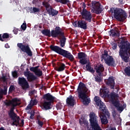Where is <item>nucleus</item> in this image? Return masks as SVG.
Returning a JSON list of instances; mask_svg holds the SVG:
<instances>
[{
	"mask_svg": "<svg viewBox=\"0 0 130 130\" xmlns=\"http://www.w3.org/2000/svg\"><path fill=\"white\" fill-rule=\"evenodd\" d=\"M66 68V66L65 63L61 62H58L57 63V67H55V70L58 72H63L65 70Z\"/></svg>",
	"mask_w": 130,
	"mask_h": 130,
	"instance_id": "nucleus-22",
	"label": "nucleus"
},
{
	"mask_svg": "<svg viewBox=\"0 0 130 130\" xmlns=\"http://www.w3.org/2000/svg\"><path fill=\"white\" fill-rule=\"evenodd\" d=\"M86 7V6L85 5V4L83 3V5H82V8H83V10H82V11L81 12H83V11H88L85 8Z\"/></svg>",
	"mask_w": 130,
	"mask_h": 130,
	"instance_id": "nucleus-45",
	"label": "nucleus"
},
{
	"mask_svg": "<svg viewBox=\"0 0 130 130\" xmlns=\"http://www.w3.org/2000/svg\"><path fill=\"white\" fill-rule=\"evenodd\" d=\"M88 6L92 8V9H91L92 13L100 14L103 11L101 4L98 2V1H91V4H89Z\"/></svg>",
	"mask_w": 130,
	"mask_h": 130,
	"instance_id": "nucleus-8",
	"label": "nucleus"
},
{
	"mask_svg": "<svg viewBox=\"0 0 130 130\" xmlns=\"http://www.w3.org/2000/svg\"><path fill=\"white\" fill-rule=\"evenodd\" d=\"M87 54L85 52H79L78 53V58L80 59L79 63L84 66L88 64V61L87 59Z\"/></svg>",
	"mask_w": 130,
	"mask_h": 130,
	"instance_id": "nucleus-14",
	"label": "nucleus"
},
{
	"mask_svg": "<svg viewBox=\"0 0 130 130\" xmlns=\"http://www.w3.org/2000/svg\"><path fill=\"white\" fill-rule=\"evenodd\" d=\"M7 94V87L4 86L3 88H0V99H3V95H6Z\"/></svg>",
	"mask_w": 130,
	"mask_h": 130,
	"instance_id": "nucleus-29",
	"label": "nucleus"
},
{
	"mask_svg": "<svg viewBox=\"0 0 130 130\" xmlns=\"http://www.w3.org/2000/svg\"><path fill=\"white\" fill-rule=\"evenodd\" d=\"M105 82L111 90H114L115 83L113 77H110L108 80H105Z\"/></svg>",
	"mask_w": 130,
	"mask_h": 130,
	"instance_id": "nucleus-18",
	"label": "nucleus"
},
{
	"mask_svg": "<svg viewBox=\"0 0 130 130\" xmlns=\"http://www.w3.org/2000/svg\"><path fill=\"white\" fill-rule=\"evenodd\" d=\"M20 100L17 98H15L12 99L8 102H5V105L7 106H12V108L10 109V111L8 113L9 117L12 119L17 118V114L14 112L15 107L20 105Z\"/></svg>",
	"mask_w": 130,
	"mask_h": 130,
	"instance_id": "nucleus-4",
	"label": "nucleus"
},
{
	"mask_svg": "<svg viewBox=\"0 0 130 130\" xmlns=\"http://www.w3.org/2000/svg\"><path fill=\"white\" fill-rule=\"evenodd\" d=\"M18 84L20 85L23 90H25L29 87L28 82L24 78H18Z\"/></svg>",
	"mask_w": 130,
	"mask_h": 130,
	"instance_id": "nucleus-16",
	"label": "nucleus"
},
{
	"mask_svg": "<svg viewBox=\"0 0 130 130\" xmlns=\"http://www.w3.org/2000/svg\"><path fill=\"white\" fill-rule=\"evenodd\" d=\"M112 101H115V99L119 98V95L115 92H112L109 94Z\"/></svg>",
	"mask_w": 130,
	"mask_h": 130,
	"instance_id": "nucleus-32",
	"label": "nucleus"
},
{
	"mask_svg": "<svg viewBox=\"0 0 130 130\" xmlns=\"http://www.w3.org/2000/svg\"><path fill=\"white\" fill-rule=\"evenodd\" d=\"M81 14L83 20L86 22L91 23L92 22V15L91 12L85 10L83 12H81Z\"/></svg>",
	"mask_w": 130,
	"mask_h": 130,
	"instance_id": "nucleus-12",
	"label": "nucleus"
},
{
	"mask_svg": "<svg viewBox=\"0 0 130 130\" xmlns=\"http://www.w3.org/2000/svg\"><path fill=\"white\" fill-rule=\"evenodd\" d=\"M17 47H18L22 52H25L28 56H32V51L28 45H25L22 43H18L17 44Z\"/></svg>",
	"mask_w": 130,
	"mask_h": 130,
	"instance_id": "nucleus-9",
	"label": "nucleus"
},
{
	"mask_svg": "<svg viewBox=\"0 0 130 130\" xmlns=\"http://www.w3.org/2000/svg\"><path fill=\"white\" fill-rule=\"evenodd\" d=\"M101 61L103 62L104 60L105 63L108 66H113L115 63L113 57L108 54V51L105 50L104 53L101 56Z\"/></svg>",
	"mask_w": 130,
	"mask_h": 130,
	"instance_id": "nucleus-7",
	"label": "nucleus"
},
{
	"mask_svg": "<svg viewBox=\"0 0 130 130\" xmlns=\"http://www.w3.org/2000/svg\"><path fill=\"white\" fill-rule=\"evenodd\" d=\"M26 108H27V109H28V108H29V107H26Z\"/></svg>",
	"mask_w": 130,
	"mask_h": 130,
	"instance_id": "nucleus-61",
	"label": "nucleus"
},
{
	"mask_svg": "<svg viewBox=\"0 0 130 130\" xmlns=\"http://www.w3.org/2000/svg\"><path fill=\"white\" fill-rule=\"evenodd\" d=\"M15 123H19V120H17V118H15L14 119H12Z\"/></svg>",
	"mask_w": 130,
	"mask_h": 130,
	"instance_id": "nucleus-51",
	"label": "nucleus"
},
{
	"mask_svg": "<svg viewBox=\"0 0 130 130\" xmlns=\"http://www.w3.org/2000/svg\"><path fill=\"white\" fill-rule=\"evenodd\" d=\"M75 100L73 95H70L66 99V104L68 106L73 107L75 105Z\"/></svg>",
	"mask_w": 130,
	"mask_h": 130,
	"instance_id": "nucleus-25",
	"label": "nucleus"
},
{
	"mask_svg": "<svg viewBox=\"0 0 130 130\" xmlns=\"http://www.w3.org/2000/svg\"><path fill=\"white\" fill-rule=\"evenodd\" d=\"M21 124L22 125H24V119H21Z\"/></svg>",
	"mask_w": 130,
	"mask_h": 130,
	"instance_id": "nucleus-52",
	"label": "nucleus"
},
{
	"mask_svg": "<svg viewBox=\"0 0 130 130\" xmlns=\"http://www.w3.org/2000/svg\"><path fill=\"white\" fill-rule=\"evenodd\" d=\"M115 9L113 8H112L110 9V10H109V13H111L112 14L114 13V10H115Z\"/></svg>",
	"mask_w": 130,
	"mask_h": 130,
	"instance_id": "nucleus-49",
	"label": "nucleus"
},
{
	"mask_svg": "<svg viewBox=\"0 0 130 130\" xmlns=\"http://www.w3.org/2000/svg\"><path fill=\"white\" fill-rule=\"evenodd\" d=\"M56 3H59L63 5H67L70 3V0H55Z\"/></svg>",
	"mask_w": 130,
	"mask_h": 130,
	"instance_id": "nucleus-35",
	"label": "nucleus"
},
{
	"mask_svg": "<svg viewBox=\"0 0 130 130\" xmlns=\"http://www.w3.org/2000/svg\"><path fill=\"white\" fill-rule=\"evenodd\" d=\"M124 72H125V73L127 76L130 77V63H129V66L126 67L125 68Z\"/></svg>",
	"mask_w": 130,
	"mask_h": 130,
	"instance_id": "nucleus-36",
	"label": "nucleus"
},
{
	"mask_svg": "<svg viewBox=\"0 0 130 130\" xmlns=\"http://www.w3.org/2000/svg\"><path fill=\"white\" fill-rule=\"evenodd\" d=\"M1 79H2V80L4 81V82H6V80H7V78H6V76H3Z\"/></svg>",
	"mask_w": 130,
	"mask_h": 130,
	"instance_id": "nucleus-50",
	"label": "nucleus"
},
{
	"mask_svg": "<svg viewBox=\"0 0 130 130\" xmlns=\"http://www.w3.org/2000/svg\"><path fill=\"white\" fill-rule=\"evenodd\" d=\"M87 22H86L85 20H79L78 21V27L84 30H86L87 28Z\"/></svg>",
	"mask_w": 130,
	"mask_h": 130,
	"instance_id": "nucleus-26",
	"label": "nucleus"
},
{
	"mask_svg": "<svg viewBox=\"0 0 130 130\" xmlns=\"http://www.w3.org/2000/svg\"><path fill=\"white\" fill-rule=\"evenodd\" d=\"M125 125H130V122H126Z\"/></svg>",
	"mask_w": 130,
	"mask_h": 130,
	"instance_id": "nucleus-56",
	"label": "nucleus"
},
{
	"mask_svg": "<svg viewBox=\"0 0 130 130\" xmlns=\"http://www.w3.org/2000/svg\"><path fill=\"white\" fill-rule=\"evenodd\" d=\"M39 66L32 67L29 68V70L31 72H32L35 73V74L38 77H41L43 75V72L42 70L39 69Z\"/></svg>",
	"mask_w": 130,
	"mask_h": 130,
	"instance_id": "nucleus-19",
	"label": "nucleus"
},
{
	"mask_svg": "<svg viewBox=\"0 0 130 130\" xmlns=\"http://www.w3.org/2000/svg\"><path fill=\"white\" fill-rule=\"evenodd\" d=\"M95 81L98 83H100L103 81V79L102 78V76H99L97 75L94 77Z\"/></svg>",
	"mask_w": 130,
	"mask_h": 130,
	"instance_id": "nucleus-34",
	"label": "nucleus"
},
{
	"mask_svg": "<svg viewBox=\"0 0 130 130\" xmlns=\"http://www.w3.org/2000/svg\"><path fill=\"white\" fill-rule=\"evenodd\" d=\"M24 75L29 82H33L37 79V77L35 76L34 73L30 72V71H25Z\"/></svg>",
	"mask_w": 130,
	"mask_h": 130,
	"instance_id": "nucleus-17",
	"label": "nucleus"
},
{
	"mask_svg": "<svg viewBox=\"0 0 130 130\" xmlns=\"http://www.w3.org/2000/svg\"><path fill=\"white\" fill-rule=\"evenodd\" d=\"M128 116L130 117V113H129Z\"/></svg>",
	"mask_w": 130,
	"mask_h": 130,
	"instance_id": "nucleus-59",
	"label": "nucleus"
},
{
	"mask_svg": "<svg viewBox=\"0 0 130 130\" xmlns=\"http://www.w3.org/2000/svg\"><path fill=\"white\" fill-rule=\"evenodd\" d=\"M116 89H117V87H116Z\"/></svg>",
	"mask_w": 130,
	"mask_h": 130,
	"instance_id": "nucleus-62",
	"label": "nucleus"
},
{
	"mask_svg": "<svg viewBox=\"0 0 130 130\" xmlns=\"http://www.w3.org/2000/svg\"><path fill=\"white\" fill-rule=\"evenodd\" d=\"M9 37H10V36L9 34L7 32L4 33L3 36L2 35V34H0V41L4 42L5 40L3 39H7L9 38Z\"/></svg>",
	"mask_w": 130,
	"mask_h": 130,
	"instance_id": "nucleus-31",
	"label": "nucleus"
},
{
	"mask_svg": "<svg viewBox=\"0 0 130 130\" xmlns=\"http://www.w3.org/2000/svg\"><path fill=\"white\" fill-rule=\"evenodd\" d=\"M12 76L14 78H17L18 77V73L17 71H13V72H12Z\"/></svg>",
	"mask_w": 130,
	"mask_h": 130,
	"instance_id": "nucleus-44",
	"label": "nucleus"
},
{
	"mask_svg": "<svg viewBox=\"0 0 130 130\" xmlns=\"http://www.w3.org/2000/svg\"><path fill=\"white\" fill-rule=\"evenodd\" d=\"M5 47L6 48H10V46L7 44L5 45Z\"/></svg>",
	"mask_w": 130,
	"mask_h": 130,
	"instance_id": "nucleus-54",
	"label": "nucleus"
},
{
	"mask_svg": "<svg viewBox=\"0 0 130 130\" xmlns=\"http://www.w3.org/2000/svg\"><path fill=\"white\" fill-rule=\"evenodd\" d=\"M93 101L95 103L96 105L100 107V110L101 111L105 110V109H106V106H105V104L102 101L99 96H95L93 99Z\"/></svg>",
	"mask_w": 130,
	"mask_h": 130,
	"instance_id": "nucleus-15",
	"label": "nucleus"
},
{
	"mask_svg": "<svg viewBox=\"0 0 130 130\" xmlns=\"http://www.w3.org/2000/svg\"><path fill=\"white\" fill-rule=\"evenodd\" d=\"M18 31L19 28H15L13 31L14 32V34L17 35L18 33Z\"/></svg>",
	"mask_w": 130,
	"mask_h": 130,
	"instance_id": "nucleus-47",
	"label": "nucleus"
},
{
	"mask_svg": "<svg viewBox=\"0 0 130 130\" xmlns=\"http://www.w3.org/2000/svg\"><path fill=\"white\" fill-rule=\"evenodd\" d=\"M0 130H5L3 127L0 128Z\"/></svg>",
	"mask_w": 130,
	"mask_h": 130,
	"instance_id": "nucleus-57",
	"label": "nucleus"
},
{
	"mask_svg": "<svg viewBox=\"0 0 130 130\" xmlns=\"http://www.w3.org/2000/svg\"><path fill=\"white\" fill-rule=\"evenodd\" d=\"M38 124H39V125L40 126H41V127H42L44 123L42 121H41L40 120H38Z\"/></svg>",
	"mask_w": 130,
	"mask_h": 130,
	"instance_id": "nucleus-46",
	"label": "nucleus"
},
{
	"mask_svg": "<svg viewBox=\"0 0 130 130\" xmlns=\"http://www.w3.org/2000/svg\"><path fill=\"white\" fill-rule=\"evenodd\" d=\"M109 91L108 88L106 87H104L100 91V95L103 98H110V95L109 94Z\"/></svg>",
	"mask_w": 130,
	"mask_h": 130,
	"instance_id": "nucleus-20",
	"label": "nucleus"
},
{
	"mask_svg": "<svg viewBox=\"0 0 130 130\" xmlns=\"http://www.w3.org/2000/svg\"><path fill=\"white\" fill-rule=\"evenodd\" d=\"M96 73L98 76H102V73L105 71V67L102 63L98 64L95 68Z\"/></svg>",
	"mask_w": 130,
	"mask_h": 130,
	"instance_id": "nucleus-21",
	"label": "nucleus"
},
{
	"mask_svg": "<svg viewBox=\"0 0 130 130\" xmlns=\"http://www.w3.org/2000/svg\"><path fill=\"white\" fill-rule=\"evenodd\" d=\"M109 35L112 37H119V30L117 28H113L109 31Z\"/></svg>",
	"mask_w": 130,
	"mask_h": 130,
	"instance_id": "nucleus-27",
	"label": "nucleus"
},
{
	"mask_svg": "<svg viewBox=\"0 0 130 130\" xmlns=\"http://www.w3.org/2000/svg\"><path fill=\"white\" fill-rule=\"evenodd\" d=\"M109 130H116V128L115 127H111L109 128Z\"/></svg>",
	"mask_w": 130,
	"mask_h": 130,
	"instance_id": "nucleus-53",
	"label": "nucleus"
},
{
	"mask_svg": "<svg viewBox=\"0 0 130 130\" xmlns=\"http://www.w3.org/2000/svg\"><path fill=\"white\" fill-rule=\"evenodd\" d=\"M113 16L118 21L123 22L126 20L127 17V14L124 10L116 8L114 10Z\"/></svg>",
	"mask_w": 130,
	"mask_h": 130,
	"instance_id": "nucleus-6",
	"label": "nucleus"
},
{
	"mask_svg": "<svg viewBox=\"0 0 130 130\" xmlns=\"http://www.w3.org/2000/svg\"><path fill=\"white\" fill-rule=\"evenodd\" d=\"M89 122H90L89 128L87 126L88 130H103L98 123V119L96 117V115L93 112L89 114Z\"/></svg>",
	"mask_w": 130,
	"mask_h": 130,
	"instance_id": "nucleus-5",
	"label": "nucleus"
},
{
	"mask_svg": "<svg viewBox=\"0 0 130 130\" xmlns=\"http://www.w3.org/2000/svg\"><path fill=\"white\" fill-rule=\"evenodd\" d=\"M63 58L69 59L70 61L73 62L74 60V57L73 54L70 51L62 49L60 55Z\"/></svg>",
	"mask_w": 130,
	"mask_h": 130,
	"instance_id": "nucleus-11",
	"label": "nucleus"
},
{
	"mask_svg": "<svg viewBox=\"0 0 130 130\" xmlns=\"http://www.w3.org/2000/svg\"><path fill=\"white\" fill-rule=\"evenodd\" d=\"M29 11H30V13H37V12H39L40 11V10L39 8H37L36 7H33V8L32 7H31L29 9Z\"/></svg>",
	"mask_w": 130,
	"mask_h": 130,
	"instance_id": "nucleus-33",
	"label": "nucleus"
},
{
	"mask_svg": "<svg viewBox=\"0 0 130 130\" xmlns=\"http://www.w3.org/2000/svg\"><path fill=\"white\" fill-rule=\"evenodd\" d=\"M15 87H14V85H11L9 90V93H12L13 91H15Z\"/></svg>",
	"mask_w": 130,
	"mask_h": 130,
	"instance_id": "nucleus-40",
	"label": "nucleus"
},
{
	"mask_svg": "<svg viewBox=\"0 0 130 130\" xmlns=\"http://www.w3.org/2000/svg\"><path fill=\"white\" fill-rule=\"evenodd\" d=\"M62 107V105L61 103L59 102L56 104V108L57 110H61Z\"/></svg>",
	"mask_w": 130,
	"mask_h": 130,
	"instance_id": "nucleus-38",
	"label": "nucleus"
},
{
	"mask_svg": "<svg viewBox=\"0 0 130 130\" xmlns=\"http://www.w3.org/2000/svg\"><path fill=\"white\" fill-rule=\"evenodd\" d=\"M26 71L27 72H29V69H28V68H27V69H26Z\"/></svg>",
	"mask_w": 130,
	"mask_h": 130,
	"instance_id": "nucleus-58",
	"label": "nucleus"
},
{
	"mask_svg": "<svg viewBox=\"0 0 130 130\" xmlns=\"http://www.w3.org/2000/svg\"><path fill=\"white\" fill-rule=\"evenodd\" d=\"M43 5L46 8V10L49 15L55 16L58 14V11L54 9L48 2H43Z\"/></svg>",
	"mask_w": 130,
	"mask_h": 130,
	"instance_id": "nucleus-10",
	"label": "nucleus"
},
{
	"mask_svg": "<svg viewBox=\"0 0 130 130\" xmlns=\"http://www.w3.org/2000/svg\"><path fill=\"white\" fill-rule=\"evenodd\" d=\"M111 45L112 46V49L113 50H116L117 48V43L116 42H113L111 44Z\"/></svg>",
	"mask_w": 130,
	"mask_h": 130,
	"instance_id": "nucleus-42",
	"label": "nucleus"
},
{
	"mask_svg": "<svg viewBox=\"0 0 130 130\" xmlns=\"http://www.w3.org/2000/svg\"><path fill=\"white\" fill-rule=\"evenodd\" d=\"M52 104H53V103L48 101H44L43 105L44 109L45 110L51 109L53 107Z\"/></svg>",
	"mask_w": 130,
	"mask_h": 130,
	"instance_id": "nucleus-28",
	"label": "nucleus"
},
{
	"mask_svg": "<svg viewBox=\"0 0 130 130\" xmlns=\"http://www.w3.org/2000/svg\"><path fill=\"white\" fill-rule=\"evenodd\" d=\"M119 47L120 48L119 55L121 59L125 63L128 62L129 57L125 55L130 56V43L128 41H123L120 43Z\"/></svg>",
	"mask_w": 130,
	"mask_h": 130,
	"instance_id": "nucleus-2",
	"label": "nucleus"
},
{
	"mask_svg": "<svg viewBox=\"0 0 130 130\" xmlns=\"http://www.w3.org/2000/svg\"><path fill=\"white\" fill-rule=\"evenodd\" d=\"M2 100V99H0V101Z\"/></svg>",
	"mask_w": 130,
	"mask_h": 130,
	"instance_id": "nucleus-63",
	"label": "nucleus"
},
{
	"mask_svg": "<svg viewBox=\"0 0 130 130\" xmlns=\"http://www.w3.org/2000/svg\"><path fill=\"white\" fill-rule=\"evenodd\" d=\"M85 68L88 72H90L91 74H94L95 73V70L92 67H91V64L89 63V62H88V63L86 64Z\"/></svg>",
	"mask_w": 130,
	"mask_h": 130,
	"instance_id": "nucleus-30",
	"label": "nucleus"
},
{
	"mask_svg": "<svg viewBox=\"0 0 130 130\" xmlns=\"http://www.w3.org/2000/svg\"><path fill=\"white\" fill-rule=\"evenodd\" d=\"M103 113L101 114L100 118L101 119V122L102 124H106L108 123V120L107 118H109L110 114L108 112V110L105 109L104 110H102Z\"/></svg>",
	"mask_w": 130,
	"mask_h": 130,
	"instance_id": "nucleus-13",
	"label": "nucleus"
},
{
	"mask_svg": "<svg viewBox=\"0 0 130 130\" xmlns=\"http://www.w3.org/2000/svg\"><path fill=\"white\" fill-rule=\"evenodd\" d=\"M43 35L49 38H60L59 40L60 46L64 47L66 46L67 38L64 36V32L62 31V29L59 26H55V29H44L41 31Z\"/></svg>",
	"mask_w": 130,
	"mask_h": 130,
	"instance_id": "nucleus-1",
	"label": "nucleus"
},
{
	"mask_svg": "<svg viewBox=\"0 0 130 130\" xmlns=\"http://www.w3.org/2000/svg\"><path fill=\"white\" fill-rule=\"evenodd\" d=\"M99 38H102V37H101V36H99Z\"/></svg>",
	"mask_w": 130,
	"mask_h": 130,
	"instance_id": "nucleus-60",
	"label": "nucleus"
},
{
	"mask_svg": "<svg viewBox=\"0 0 130 130\" xmlns=\"http://www.w3.org/2000/svg\"><path fill=\"white\" fill-rule=\"evenodd\" d=\"M12 125H16V126H17V124L15 123L14 121H13V123H12Z\"/></svg>",
	"mask_w": 130,
	"mask_h": 130,
	"instance_id": "nucleus-55",
	"label": "nucleus"
},
{
	"mask_svg": "<svg viewBox=\"0 0 130 130\" xmlns=\"http://www.w3.org/2000/svg\"><path fill=\"white\" fill-rule=\"evenodd\" d=\"M88 89L87 88L86 85L82 82H80L77 88V92L78 93V97L83 100V104L85 105H88L90 103L91 100L90 98H88L86 94Z\"/></svg>",
	"mask_w": 130,
	"mask_h": 130,
	"instance_id": "nucleus-3",
	"label": "nucleus"
},
{
	"mask_svg": "<svg viewBox=\"0 0 130 130\" xmlns=\"http://www.w3.org/2000/svg\"><path fill=\"white\" fill-rule=\"evenodd\" d=\"M30 116L29 117V118L30 119H34V116L35 115V111H31L30 113H29Z\"/></svg>",
	"mask_w": 130,
	"mask_h": 130,
	"instance_id": "nucleus-41",
	"label": "nucleus"
},
{
	"mask_svg": "<svg viewBox=\"0 0 130 130\" xmlns=\"http://www.w3.org/2000/svg\"><path fill=\"white\" fill-rule=\"evenodd\" d=\"M113 105L117 108L118 106H120V103L118 101L114 100L112 101Z\"/></svg>",
	"mask_w": 130,
	"mask_h": 130,
	"instance_id": "nucleus-37",
	"label": "nucleus"
},
{
	"mask_svg": "<svg viewBox=\"0 0 130 130\" xmlns=\"http://www.w3.org/2000/svg\"><path fill=\"white\" fill-rule=\"evenodd\" d=\"M21 28L23 31L26 30L27 28V24L26 22H24L22 23V24L21 25Z\"/></svg>",
	"mask_w": 130,
	"mask_h": 130,
	"instance_id": "nucleus-39",
	"label": "nucleus"
},
{
	"mask_svg": "<svg viewBox=\"0 0 130 130\" xmlns=\"http://www.w3.org/2000/svg\"><path fill=\"white\" fill-rule=\"evenodd\" d=\"M116 108H117V110L118 111H120V112H122L124 109L123 107H120V105L118 106Z\"/></svg>",
	"mask_w": 130,
	"mask_h": 130,
	"instance_id": "nucleus-43",
	"label": "nucleus"
},
{
	"mask_svg": "<svg viewBox=\"0 0 130 130\" xmlns=\"http://www.w3.org/2000/svg\"><path fill=\"white\" fill-rule=\"evenodd\" d=\"M73 25L75 27H78V22H77V21H75L73 23Z\"/></svg>",
	"mask_w": 130,
	"mask_h": 130,
	"instance_id": "nucleus-48",
	"label": "nucleus"
},
{
	"mask_svg": "<svg viewBox=\"0 0 130 130\" xmlns=\"http://www.w3.org/2000/svg\"><path fill=\"white\" fill-rule=\"evenodd\" d=\"M43 99L49 102H51L54 103V100L55 99V97L53 96L50 93H48L44 95Z\"/></svg>",
	"mask_w": 130,
	"mask_h": 130,
	"instance_id": "nucleus-24",
	"label": "nucleus"
},
{
	"mask_svg": "<svg viewBox=\"0 0 130 130\" xmlns=\"http://www.w3.org/2000/svg\"><path fill=\"white\" fill-rule=\"evenodd\" d=\"M62 48H63V47H61V46L59 47L58 46H55L52 44L50 46V48L52 51H54L55 53H57V54H59V55L62 50Z\"/></svg>",
	"mask_w": 130,
	"mask_h": 130,
	"instance_id": "nucleus-23",
	"label": "nucleus"
}]
</instances>
